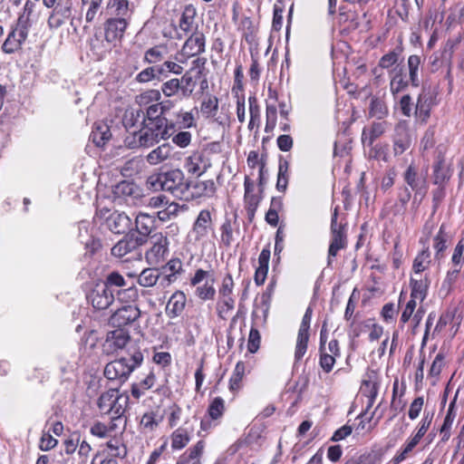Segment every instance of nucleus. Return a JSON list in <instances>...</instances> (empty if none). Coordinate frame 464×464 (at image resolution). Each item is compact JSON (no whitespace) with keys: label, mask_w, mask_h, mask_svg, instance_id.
<instances>
[{"label":"nucleus","mask_w":464,"mask_h":464,"mask_svg":"<svg viewBox=\"0 0 464 464\" xmlns=\"http://www.w3.org/2000/svg\"><path fill=\"white\" fill-rule=\"evenodd\" d=\"M140 317V310L136 304H126L117 308L110 316V325L122 328L136 322Z\"/></svg>","instance_id":"nucleus-8"},{"label":"nucleus","mask_w":464,"mask_h":464,"mask_svg":"<svg viewBox=\"0 0 464 464\" xmlns=\"http://www.w3.org/2000/svg\"><path fill=\"white\" fill-rule=\"evenodd\" d=\"M182 269V264L179 259H171L165 266H162V274H165L160 281L164 286L172 284Z\"/></svg>","instance_id":"nucleus-31"},{"label":"nucleus","mask_w":464,"mask_h":464,"mask_svg":"<svg viewBox=\"0 0 464 464\" xmlns=\"http://www.w3.org/2000/svg\"><path fill=\"white\" fill-rule=\"evenodd\" d=\"M119 394L118 389H110L107 392H103L98 399L97 405L100 411L104 413H108L110 411L111 406L113 403V401Z\"/></svg>","instance_id":"nucleus-44"},{"label":"nucleus","mask_w":464,"mask_h":464,"mask_svg":"<svg viewBox=\"0 0 464 464\" xmlns=\"http://www.w3.org/2000/svg\"><path fill=\"white\" fill-rule=\"evenodd\" d=\"M160 91L156 89H150L137 95L135 101L137 104L146 109L149 105L152 103L160 102Z\"/></svg>","instance_id":"nucleus-38"},{"label":"nucleus","mask_w":464,"mask_h":464,"mask_svg":"<svg viewBox=\"0 0 464 464\" xmlns=\"http://www.w3.org/2000/svg\"><path fill=\"white\" fill-rule=\"evenodd\" d=\"M289 163L287 160H280L278 166V175L276 181V189L285 192L288 184Z\"/></svg>","instance_id":"nucleus-46"},{"label":"nucleus","mask_w":464,"mask_h":464,"mask_svg":"<svg viewBox=\"0 0 464 464\" xmlns=\"http://www.w3.org/2000/svg\"><path fill=\"white\" fill-rule=\"evenodd\" d=\"M147 184L150 188L158 191L164 190L171 193L175 198L188 200L190 184L185 180L180 169H171L167 172L154 174L149 177Z\"/></svg>","instance_id":"nucleus-1"},{"label":"nucleus","mask_w":464,"mask_h":464,"mask_svg":"<svg viewBox=\"0 0 464 464\" xmlns=\"http://www.w3.org/2000/svg\"><path fill=\"white\" fill-rule=\"evenodd\" d=\"M142 128L134 131L132 137L125 139V144L130 148L145 147L149 148L160 140L169 139L176 132V125H160L155 123L141 122Z\"/></svg>","instance_id":"nucleus-2"},{"label":"nucleus","mask_w":464,"mask_h":464,"mask_svg":"<svg viewBox=\"0 0 464 464\" xmlns=\"http://www.w3.org/2000/svg\"><path fill=\"white\" fill-rule=\"evenodd\" d=\"M379 377L376 372L369 371L362 381L361 392L368 398L367 409H370L378 394Z\"/></svg>","instance_id":"nucleus-19"},{"label":"nucleus","mask_w":464,"mask_h":464,"mask_svg":"<svg viewBox=\"0 0 464 464\" xmlns=\"http://www.w3.org/2000/svg\"><path fill=\"white\" fill-rule=\"evenodd\" d=\"M430 281L427 277L425 278H411V297L418 298L420 302H422L427 295Z\"/></svg>","instance_id":"nucleus-36"},{"label":"nucleus","mask_w":464,"mask_h":464,"mask_svg":"<svg viewBox=\"0 0 464 464\" xmlns=\"http://www.w3.org/2000/svg\"><path fill=\"white\" fill-rule=\"evenodd\" d=\"M190 285L196 286L195 295L203 301L212 300L216 295L214 278L209 271L203 269L196 270L190 279Z\"/></svg>","instance_id":"nucleus-4"},{"label":"nucleus","mask_w":464,"mask_h":464,"mask_svg":"<svg viewBox=\"0 0 464 464\" xmlns=\"http://www.w3.org/2000/svg\"><path fill=\"white\" fill-rule=\"evenodd\" d=\"M206 37L202 32H196L185 41L180 55L185 59L197 56L205 52Z\"/></svg>","instance_id":"nucleus-13"},{"label":"nucleus","mask_w":464,"mask_h":464,"mask_svg":"<svg viewBox=\"0 0 464 464\" xmlns=\"http://www.w3.org/2000/svg\"><path fill=\"white\" fill-rule=\"evenodd\" d=\"M413 102L410 94H404L399 101V106L401 113L406 117H411L413 113Z\"/></svg>","instance_id":"nucleus-61"},{"label":"nucleus","mask_w":464,"mask_h":464,"mask_svg":"<svg viewBox=\"0 0 464 464\" xmlns=\"http://www.w3.org/2000/svg\"><path fill=\"white\" fill-rule=\"evenodd\" d=\"M143 361V355L137 351L133 354L114 360L105 366L104 376L109 380L125 382L133 370Z\"/></svg>","instance_id":"nucleus-3"},{"label":"nucleus","mask_w":464,"mask_h":464,"mask_svg":"<svg viewBox=\"0 0 464 464\" xmlns=\"http://www.w3.org/2000/svg\"><path fill=\"white\" fill-rule=\"evenodd\" d=\"M431 262L430 252L429 248L423 249L420 252L413 260L412 269L415 276L421 275L425 271Z\"/></svg>","instance_id":"nucleus-40"},{"label":"nucleus","mask_w":464,"mask_h":464,"mask_svg":"<svg viewBox=\"0 0 464 464\" xmlns=\"http://www.w3.org/2000/svg\"><path fill=\"white\" fill-rule=\"evenodd\" d=\"M447 234L444 231V225H441L439 232L434 237V248L436 250V257L440 258L443 252L447 248Z\"/></svg>","instance_id":"nucleus-53"},{"label":"nucleus","mask_w":464,"mask_h":464,"mask_svg":"<svg viewBox=\"0 0 464 464\" xmlns=\"http://www.w3.org/2000/svg\"><path fill=\"white\" fill-rule=\"evenodd\" d=\"M140 424L146 432H150L158 427L159 420L156 419L154 412H148L141 417Z\"/></svg>","instance_id":"nucleus-58"},{"label":"nucleus","mask_w":464,"mask_h":464,"mask_svg":"<svg viewBox=\"0 0 464 464\" xmlns=\"http://www.w3.org/2000/svg\"><path fill=\"white\" fill-rule=\"evenodd\" d=\"M451 171L445 162L444 157L439 155L433 164V183L443 187L450 179Z\"/></svg>","instance_id":"nucleus-24"},{"label":"nucleus","mask_w":464,"mask_h":464,"mask_svg":"<svg viewBox=\"0 0 464 464\" xmlns=\"http://www.w3.org/2000/svg\"><path fill=\"white\" fill-rule=\"evenodd\" d=\"M390 92L396 100L400 92L404 91L411 83L409 80H406L401 67L396 66L392 68L390 72Z\"/></svg>","instance_id":"nucleus-20"},{"label":"nucleus","mask_w":464,"mask_h":464,"mask_svg":"<svg viewBox=\"0 0 464 464\" xmlns=\"http://www.w3.org/2000/svg\"><path fill=\"white\" fill-rule=\"evenodd\" d=\"M53 13L63 20H68L72 14V2L71 0L61 1L54 5Z\"/></svg>","instance_id":"nucleus-57"},{"label":"nucleus","mask_w":464,"mask_h":464,"mask_svg":"<svg viewBox=\"0 0 464 464\" xmlns=\"http://www.w3.org/2000/svg\"><path fill=\"white\" fill-rule=\"evenodd\" d=\"M131 219L124 212L114 211L106 218L107 227L114 234H123L131 227Z\"/></svg>","instance_id":"nucleus-18"},{"label":"nucleus","mask_w":464,"mask_h":464,"mask_svg":"<svg viewBox=\"0 0 464 464\" xmlns=\"http://www.w3.org/2000/svg\"><path fill=\"white\" fill-rule=\"evenodd\" d=\"M452 404H450V409L446 417L444 418L443 424L440 428L441 440L447 441L450 436V429L454 420V416L451 415Z\"/></svg>","instance_id":"nucleus-59"},{"label":"nucleus","mask_w":464,"mask_h":464,"mask_svg":"<svg viewBox=\"0 0 464 464\" xmlns=\"http://www.w3.org/2000/svg\"><path fill=\"white\" fill-rule=\"evenodd\" d=\"M192 135L189 131H179L173 136L172 141L179 148H186L191 142Z\"/></svg>","instance_id":"nucleus-62"},{"label":"nucleus","mask_w":464,"mask_h":464,"mask_svg":"<svg viewBox=\"0 0 464 464\" xmlns=\"http://www.w3.org/2000/svg\"><path fill=\"white\" fill-rule=\"evenodd\" d=\"M405 182L417 194L424 195L427 192V181L424 176H420L414 166L410 165L404 172Z\"/></svg>","instance_id":"nucleus-23"},{"label":"nucleus","mask_w":464,"mask_h":464,"mask_svg":"<svg viewBox=\"0 0 464 464\" xmlns=\"http://www.w3.org/2000/svg\"><path fill=\"white\" fill-rule=\"evenodd\" d=\"M225 411V401L221 397H216L209 404L208 412L212 420L219 419Z\"/></svg>","instance_id":"nucleus-54"},{"label":"nucleus","mask_w":464,"mask_h":464,"mask_svg":"<svg viewBox=\"0 0 464 464\" xmlns=\"http://www.w3.org/2000/svg\"><path fill=\"white\" fill-rule=\"evenodd\" d=\"M128 402V394H118L115 400L113 401L112 405L111 406L110 411H108L107 414H111V419L113 420L121 418L126 410Z\"/></svg>","instance_id":"nucleus-39"},{"label":"nucleus","mask_w":464,"mask_h":464,"mask_svg":"<svg viewBox=\"0 0 464 464\" xmlns=\"http://www.w3.org/2000/svg\"><path fill=\"white\" fill-rule=\"evenodd\" d=\"M151 247L145 253L149 265L157 266L162 264L169 253V240L162 233H156L150 237Z\"/></svg>","instance_id":"nucleus-5"},{"label":"nucleus","mask_w":464,"mask_h":464,"mask_svg":"<svg viewBox=\"0 0 464 464\" xmlns=\"http://www.w3.org/2000/svg\"><path fill=\"white\" fill-rule=\"evenodd\" d=\"M398 314V308L392 303L385 304L382 309V316L386 323L392 322Z\"/></svg>","instance_id":"nucleus-64"},{"label":"nucleus","mask_w":464,"mask_h":464,"mask_svg":"<svg viewBox=\"0 0 464 464\" xmlns=\"http://www.w3.org/2000/svg\"><path fill=\"white\" fill-rule=\"evenodd\" d=\"M181 88V96L183 98H188L192 95L196 88V81L193 79L189 72L184 73L180 79H179Z\"/></svg>","instance_id":"nucleus-48"},{"label":"nucleus","mask_w":464,"mask_h":464,"mask_svg":"<svg viewBox=\"0 0 464 464\" xmlns=\"http://www.w3.org/2000/svg\"><path fill=\"white\" fill-rule=\"evenodd\" d=\"M169 110V107L162 102L152 103L149 105L144 111H140L143 118V122L155 123L160 125L175 124L173 121H169L164 117V113Z\"/></svg>","instance_id":"nucleus-15"},{"label":"nucleus","mask_w":464,"mask_h":464,"mask_svg":"<svg viewBox=\"0 0 464 464\" xmlns=\"http://www.w3.org/2000/svg\"><path fill=\"white\" fill-rule=\"evenodd\" d=\"M216 189L215 183L212 179L208 180H198L190 184V189L188 190L189 198H198L201 196H211L214 194Z\"/></svg>","instance_id":"nucleus-32"},{"label":"nucleus","mask_w":464,"mask_h":464,"mask_svg":"<svg viewBox=\"0 0 464 464\" xmlns=\"http://www.w3.org/2000/svg\"><path fill=\"white\" fill-rule=\"evenodd\" d=\"M115 128L112 121H98L93 126L91 138L97 146H103L112 137Z\"/></svg>","instance_id":"nucleus-16"},{"label":"nucleus","mask_w":464,"mask_h":464,"mask_svg":"<svg viewBox=\"0 0 464 464\" xmlns=\"http://www.w3.org/2000/svg\"><path fill=\"white\" fill-rule=\"evenodd\" d=\"M128 23L124 16L110 18L105 23V39L109 43L121 40L123 37Z\"/></svg>","instance_id":"nucleus-17"},{"label":"nucleus","mask_w":464,"mask_h":464,"mask_svg":"<svg viewBox=\"0 0 464 464\" xmlns=\"http://www.w3.org/2000/svg\"><path fill=\"white\" fill-rule=\"evenodd\" d=\"M176 128L189 129L196 127V121L194 115L190 111H182L177 113V121L174 122Z\"/></svg>","instance_id":"nucleus-52"},{"label":"nucleus","mask_w":464,"mask_h":464,"mask_svg":"<svg viewBox=\"0 0 464 464\" xmlns=\"http://www.w3.org/2000/svg\"><path fill=\"white\" fill-rule=\"evenodd\" d=\"M28 35V24L27 19L24 15H21L15 26L7 35L5 43L3 44L2 49L6 53H13L17 51L22 44L25 41Z\"/></svg>","instance_id":"nucleus-7"},{"label":"nucleus","mask_w":464,"mask_h":464,"mask_svg":"<svg viewBox=\"0 0 464 464\" xmlns=\"http://www.w3.org/2000/svg\"><path fill=\"white\" fill-rule=\"evenodd\" d=\"M464 263V238L459 240L451 256L452 266L462 267Z\"/></svg>","instance_id":"nucleus-56"},{"label":"nucleus","mask_w":464,"mask_h":464,"mask_svg":"<svg viewBox=\"0 0 464 464\" xmlns=\"http://www.w3.org/2000/svg\"><path fill=\"white\" fill-rule=\"evenodd\" d=\"M407 70L411 85L418 87L420 84L421 58L417 54L410 55L407 62Z\"/></svg>","instance_id":"nucleus-29"},{"label":"nucleus","mask_w":464,"mask_h":464,"mask_svg":"<svg viewBox=\"0 0 464 464\" xmlns=\"http://www.w3.org/2000/svg\"><path fill=\"white\" fill-rule=\"evenodd\" d=\"M196 10L191 6H187L179 19V29L186 34L199 32L198 24L195 22Z\"/></svg>","instance_id":"nucleus-30"},{"label":"nucleus","mask_w":464,"mask_h":464,"mask_svg":"<svg viewBox=\"0 0 464 464\" xmlns=\"http://www.w3.org/2000/svg\"><path fill=\"white\" fill-rule=\"evenodd\" d=\"M234 288V280L230 274H227L218 289V296H232Z\"/></svg>","instance_id":"nucleus-60"},{"label":"nucleus","mask_w":464,"mask_h":464,"mask_svg":"<svg viewBox=\"0 0 464 464\" xmlns=\"http://www.w3.org/2000/svg\"><path fill=\"white\" fill-rule=\"evenodd\" d=\"M455 45L456 43L453 40L447 41L441 53L442 62L445 63V64L448 66L447 78L449 79L450 82L452 81L450 69L452 64V56Z\"/></svg>","instance_id":"nucleus-50"},{"label":"nucleus","mask_w":464,"mask_h":464,"mask_svg":"<svg viewBox=\"0 0 464 464\" xmlns=\"http://www.w3.org/2000/svg\"><path fill=\"white\" fill-rule=\"evenodd\" d=\"M189 441V436L186 430L178 429L171 435V448L173 450L183 449Z\"/></svg>","instance_id":"nucleus-49"},{"label":"nucleus","mask_w":464,"mask_h":464,"mask_svg":"<svg viewBox=\"0 0 464 464\" xmlns=\"http://www.w3.org/2000/svg\"><path fill=\"white\" fill-rule=\"evenodd\" d=\"M135 226L141 236H149L155 227V218L146 213L140 212L135 218Z\"/></svg>","instance_id":"nucleus-34"},{"label":"nucleus","mask_w":464,"mask_h":464,"mask_svg":"<svg viewBox=\"0 0 464 464\" xmlns=\"http://www.w3.org/2000/svg\"><path fill=\"white\" fill-rule=\"evenodd\" d=\"M129 0H108L107 9L115 15L126 16L130 10Z\"/></svg>","instance_id":"nucleus-45"},{"label":"nucleus","mask_w":464,"mask_h":464,"mask_svg":"<svg viewBox=\"0 0 464 464\" xmlns=\"http://www.w3.org/2000/svg\"><path fill=\"white\" fill-rule=\"evenodd\" d=\"M331 233L332 241L328 250V264L331 263V258L334 257L338 251L346 246V238L343 229L341 225L337 224V209H334V215L331 219Z\"/></svg>","instance_id":"nucleus-11"},{"label":"nucleus","mask_w":464,"mask_h":464,"mask_svg":"<svg viewBox=\"0 0 464 464\" xmlns=\"http://www.w3.org/2000/svg\"><path fill=\"white\" fill-rule=\"evenodd\" d=\"M245 370L246 367L244 362H238L229 380V390L233 393L237 392L241 389L242 380L245 375Z\"/></svg>","instance_id":"nucleus-41"},{"label":"nucleus","mask_w":464,"mask_h":464,"mask_svg":"<svg viewBox=\"0 0 464 464\" xmlns=\"http://www.w3.org/2000/svg\"><path fill=\"white\" fill-rule=\"evenodd\" d=\"M92 307L96 310L107 309L114 301V295L108 285H97L88 295Z\"/></svg>","instance_id":"nucleus-12"},{"label":"nucleus","mask_w":464,"mask_h":464,"mask_svg":"<svg viewBox=\"0 0 464 464\" xmlns=\"http://www.w3.org/2000/svg\"><path fill=\"white\" fill-rule=\"evenodd\" d=\"M369 113L372 117L382 120L388 116L389 109L382 99L374 97L371 100Z\"/></svg>","instance_id":"nucleus-42"},{"label":"nucleus","mask_w":464,"mask_h":464,"mask_svg":"<svg viewBox=\"0 0 464 464\" xmlns=\"http://www.w3.org/2000/svg\"><path fill=\"white\" fill-rule=\"evenodd\" d=\"M161 273L154 267L144 268L137 277V283L142 287H152L160 280Z\"/></svg>","instance_id":"nucleus-33"},{"label":"nucleus","mask_w":464,"mask_h":464,"mask_svg":"<svg viewBox=\"0 0 464 464\" xmlns=\"http://www.w3.org/2000/svg\"><path fill=\"white\" fill-rule=\"evenodd\" d=\"M180 82L178 78H172L162 83L160 93L162 92L165 97L170 98L178 93L181 94Z\"/></svg>","instance_id":"nucleus-51"},{"label":"nucleus","mask_w":464,"mask_h":464,"mask_svg":"<svg viewBox=\"0 0 464 464\" xmlns=\"http://www.w3.org/2000/svg\"><path fill=\"white\" fill-rule=\"evenodd\" d=\"M211 166L208 153L195 151L186 159L185 169L190 174L200 176Z\"/></svg>","instance_id":"nucleus-14"},{"label":"nucleus","mask_w":464,"mask_h":464,"mask_svg":"<svg viewBox=\"0 0 464 464\" xmlns=\"http://www.w3.org/2000/svg\"><path fill=\"white\" fill-rule=\"evenodd\" d=\"M432 104V97L429 92H422L419 94L414 115L420 122L425 123L430 118Z\"/></svg>","instance_id":"nucleus-22"},{"label":"nucleus","mask_w":464,"mask_h":464,"mask_svg":"<svg viewBox=\"0 0 464 464\" xmlns=\"http://www.w3.org/2000/svg\"><path fill=\"white\" fill-rule=\"evenodd\" d=\"M218 111V99L214 95L206 96L200 103V112L205 119L219 126H226L229 123L227 113L221 112L217 116Z\"/></svg>","instance_id":"nucleus-9"},{"label":"nucleus","mask_w":464,"mask_h":464,"mask_svg":"<svg viewBox=\"0 0 464 464\" xmlns=\"http://www.w3.org/2000/svg\"><path fill=\"white\" fill-rule=\"evenodd\" d=\"M137 245V240L132 237H124L111 248V255L117 257H122L135 249Z\"/></svg>","instance_id":"nucleus-37"},{"label":"nucleus","mask_w":464,"mask_h":464,"mask_svg":"<svg viewBox=\"0 0 464 464\" xmlns=\"http://www.w3.org/2000/svg\"><path fill=\"white\" fill-rule=\"evenodd\" d=\"M401 53L402 48L401 46H397L381 57L378 67L381 69H389L392 67L399 62Z\"/></svg>","instance_id":"nucleus-43"},{"label":"nucleus","mask_w":464,"mask_h":464,"mask_svg":"<svg viewBox=\"0 0 464 464\" xmlns=\"http://www.w3.org/2000/svg\"><path fill=\"white\" fill-rule=\"evenodd\" d=\"M204 441H198L179 458L176 464H201V457L204 452Z\"/></svg>","instance_id":"nucleus-28"},{"label":"nucleus","mask_w":464,"mask_h":464,"mask_svg":"<svg viewBox=\"0 0 464 464\" xmlns=\"http://www.w3.org/2000/svg\"><path fill=\"white\" fill-rule=\"evenodd\" d=\"M313 310L307 307L299 326L296 346L295 348H307L310 337V325L312 320Z\"/></svg>","instance_id":"nucleus-25"},{"label":"nucleus","mask_w":464,"mask_h":464,"mask_svg":"<svg viewBox=\"0 0 464 464\" xmlns=\"http://www.w3.org/2000/svg\"><path fill=\"white\" fill-rule=\"evenodd\" d=\"M130 343V334L122 328H118L107 334L103 346L106 348H125Z\"/></svg>","instance_id":"nucleus-21"},{"label":"nucleus","mask_w":464,"mask_h":464,"mask_svg":"<svg viewBox=\"0 0 464 464\" xmlns=\"http://www.w3.org/2000/svg\"><path fill=\"white\" fill-rule=\"evenodd\" d=\"M214 230L212 215L209 210L202 209L193 223L192 228L188 234L190 240L195 243L204 244L210 232Z\"/></svg>","instance_id":"nucleus-6"},{"label":"nucleus","mask_w":464,"mask_h":464,"mask_svg":"<svg viewBox=\"0 0 464 464\" xmlns=\"http://www.w3.org/2000/svg\"><path fill=\"white\" fill-rule=\"evenodd\" d=\"M412 140V134L407 121H399L394 128L392 138L394 154L401 155L405 152L411 147Z\"/></svg>","instance_id":"nucleus-10"},{"label":"nucleus","mask_w":464,"mask_h":464,"mask_svg":"<svg viewBox=\"0 0 464 464\" xmlns=\"http://www.w3.org/2000/svg\"><path fill=\"white\" fill-rule=\"evenodd\" d=\"M163 59V53L160 47H152L149 49L144 55V60L148 63H157Z\"/></svg>","instance_id":"nucleus-63"},{"label":"nucleus","mask_w":464,"mask_h":464,"mask_svg":"<svg viewBox=\"0 0 464 464\" xmlns=\"http://www.w3.org/2000/svg\"><path fill=\"white\" fill-rule=\"evenodd\" d=\"M221 231V242L227 247L230 246L232 242L234 241L233 237V227L232 222L229 218H226L223 224L220 227Z\"/></svg>","instance_id":"nucleus-55"},{"label":"nucleus","mask_w":464,"mask_h":464,"mask_svg":"<svg viewBox=\"0 0 464 464\" xmlns=\"http://www.w3.org/2000/svg\"><path fill=\"white\" fill-rule=\"evenodd\" d=\"M389 126H390V124L386 121L372 122V126L369 129H363V130H362V143L367 144L368 146H372V143L379 137H381L383 133H385V131Z\"/></svg>","instance_id":"nucleus-26"},{"label":"nucleus","mask_w":464,"mask_h":464,"mask_svg":"<svg viewBox=\"0 0 464 464\" xmlns=\"http://www.w3.org/2000/svg\"><path fill=\"white\" fill-rule=\"evenodd\" d=\"M235 307V299L233 296H218L217 303V311L218 315L225 319Z\"/></svg>","instance_id":"nucleus-47"},{"label":"nucleus","mask_w":464,"mask_h":464,"mask_svg":"<svg viewBox=\"0 0 464 464\" xmlns=\"http://www.w3.org/2000/svg\"><path fill=\"white\" fill-rule=\"evenodd\" d=\"M187 298L182 291H176L168 301L166 306L167 314L171 317H177L182 314L186 306Z\"/></svg>","instance_id":"nucleus-27"},{"label":"nucleus","mask_w":464,"mask_h":464,"mask_svg":"<svg viewBox=\"0 0 464 464\" xmlns=\"http://www.w3.org/2000/svg\"><path fill=\"white\" fill-rule=\"evenodd\" d=\"M171 155V146L168 143L161 144L156 149L152 150L146 157L147 161L150 165H158Z\"/></svg>","instance_id":"nucleus-35"}]
</instances>
